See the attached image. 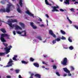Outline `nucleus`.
I'll use <instances>...</instances> for the list:
<instances>
[{"label": "nucleus", "instance_id": "obj_52", "mask_svg": "<svg viewBox=\"0 0 78 78\" xmlns=\"http://www.w3.org/2000/svg\"><path fill=\"white\" fill-rule=\"evenodd\" d=\"M39 20L40 22H42V19H41V18H39Z\"/></svg>", "mask_w": 78, "mask_h": 78}, {"label": "nucleus", "instance_id": "obj_51", "mask_svg": "<svg viewBox=\"0 0 78 78\" xmlns=\"http://www.w3.org/2000/svg\"><path fill=\"white\" fill-rule=\"evenodd\" d=\"M68 75L69 76H72V74H71V73H68Z\"/></svg>", "mask_w": 78, "mask_h": 78}, {"label": "nucleus", "instance_id": "obj_37", "mask_svg": "<svg viewBox=\"0 0 78 78\" xmlns=\"http://www.w3.org/2000/svg\"><path fill=\"white\" fill-rule=\"evenodd\" d=\"M51 36H52L53 37H54L55 38H56V35L54 34V33L52 35H51Z\"/></svg>", "mask_w": 78, "mask_h": 78}, {"label": "nucleus", "instance_id": "obj_42", "mask_svg": "<svg viewBox=\"0 0 78 78\" xmlns=\"http://www.w3.org/2000/svg\"><path fill=\"white\" fill-rule=\"evenodd\" d=\"M71 69L72 70H74V68L72 66H71Z\"/></svg>", "mask_w": 78, "mask_h": 78}, {"label": "nucleus", "instance_id": "obj_2", "mask_svg": "<svg viewBox=\"0 0 78 78\" xmlns=\"http://www.w3.org/2000/svg\"><path fill=\"white\" fill-rule=\"evenodd\" d=\"M7 6L6 7L5 11L6 12H7L8 13H9V12H10V11H11V7L12 8H14V6L12 4H7Z\"/></svg>", "mask_w": 78, "mask_h": 78}, {"label": "nucleus", "instance_id": "obj_35", "mask_svg": "<svg viewBox=\"0 0 78 78\" xmlns=\"http://www.w3.org/2000/svg\"><path fill=\"white\" fill-rule=\"evenodd\" d=\"M12 59L13 60H14L16 61H17V59H16V58H15V57H13Z\"/></svg>", "mask_w": 78, "mask_h": 78}, {"label": "nucleus", "instance_id": "obj_21", "mask_svg": "<svg viewBox=\"0 0 78 78\" xmlns=\"http://www.w3.org/2000/svg\"><path fill=\"white\" fill-rule=\"evenodd\" d=\"M54 33L53 32V31H52V30H50L49 31V34H50L51 35H52L53 34H54Z\"/></svg>", "mask_w": 78, "mask_h": 78}, {"label": "nucleus", "instance_id": "obj_26", "mask_svg": "<svg viewBox=\"0 0 78 78\" xmlns=\"http://www.w3.org/2000/svg\"><path fill=\"white\" fill-rule=\"evenodd\" d=\"M12 22L14 23V22H17V20H12Z\"/></svg>", "mask_w": 78, "mask_h": 78}, {"label": "nucleus", "instance_id": "obj_5", "mask_svg": "<svg viewBox=\"0 0 78 78\" xmlns=\"http://www.w3.org/2000/svg\"><path fill=\"white\" fill-rule=\"evenodd\" d=\"M52 8H53V9L52 10V12H55V11H56L57 12H59V10H58V9H56L58 8H59V7L57 6H52L51 7Z\"/></svg>", "mask_w": 78, "mask_h": 78}, {"label": "nucleus", "instance_id": "obj_32", "mask_svg": "<svg viewBox=\"0 0 78 78\" xmlns=\"http://www.w3.org/2000/svg\"><path fill=\"white\" fill-rule=\"evenodd\" d=\"M57 68V67H56V66L55 65H54L53 66V69H56Z\"/></svg>", "mask_w": 78, "mask_h": 78}, {"label": "nucleus", "instance_id": "obj_58", "mask_svg": "<svg viewBox=\"0 0 78 78\" xmlns=\"http://www.w3.org/2000/svg\"><path fill=\"white\" fill-rule=\"evenodd\" d=\"M9 55L8 54V55H7V58H9Z\"/></svg>", "mask_w": 78, "mask_h": 78}, {"label": "nucleus", "instance_id": "obj_30", "mask_svg": "<svg viewBox=\"0 0 78 78\" xmlns=\"http://www.w3.org/2000/svg\"><path fill=\"white\" fill-rule=\"evenodd\" d=\"M15 71L16 73H18L19 72V71H20V70L19 69H16L15 70Z\"/></svg>", "mask_w": 78, "mask_h": 78}, {"label": "nucleus", "instance_id": "obj_9", "mask_svg": "<svg viewBox=\"0 0 78 78\" xmlns=\"http://www.w3.org/2000/svg\"><path fill=\"white\" fill-rule=\"evenodd\" d=\"M63 69L65 72H66V73H69L70 71L68 69H67V68H63Z\"/></svg>", "mask_w": 78, "mask_h": 78}, {"label": "nucleus", "instance_id": "obj_18", "mask_svg": "<svg viewBox=\"0 0 78 78\" xmlns=\"http://www.w3.org/2000/svg\"><path fill=\"white\" fill-rule=\"evenodd\" d=\"M19 23L21 25L22 28H23L25 27V25H24V24H23L22 23L20 22Z\"/></svg>", "mask_w": 78, "mask_h": 78}, {"label": "nucleus", "instance_id": "obj_43", "mask_svg": "<svg viewBox=\"0 0 78 78\" xmlns=\"http://www.w3.org/2000/svg\"><path fill=\"white\" fill-rule=\"evenodd\" d=\"M70 10L72 12H74V9L73 8H71L70 9Z\"/></svg>", "mask_w": 78, "mask_h": 78}, {"label": "nucleus", "instance_id": "obj_28", "mask_svg": "<svg viewBox=\"0 0 78 78\" xmlns=\"http://www.w3.org/2000/svg\"><path fill=\"white\" fill-rule=\"evenodd\" d=\"M5 54V52L0 53V56H3Z\"/></svg>", "mask_w": 78, "mask_h": 78}, {"label": "nucleus", "instance_id": "obj_25", "mask_svg": "<svg viewBox=\"0 0 78 78\" xmlns=\"http://www.w3.org/2000/svg\"><path fill=\"white\" fill-rule=\"evenodd\" d=\"M30 61H31V62H33L34 61V59L32 57L30 58Z\"/></svg>", "mask_w": 78, "mask_h": 78}, {"label": "nucleus", "instance_id": "obj_1", "mask_svg": "<svg viewBox=\"0 0 78 78\" xmlns=\"http://www.w3.org/2000/svg\"><path fill=\"white\" fill-rule=\"evenodd\" d=\"M3 44L4 46L5 47V48H4V50L6 51L5 54H8L9 52H10V50H11V48H12V46H9L8 47L9 48H8V44L5 43H3Z\"/></svg>", "mask_w": 78, "mask_h": 78}, {"label": "nucleus", "instance_id": "obj_61", "mask_svg": "<svg viewBox=\"0 0 78 78\" xmlns=\"http://www.w3.org/2000/svg\"><path fill=\"white\" fill-rule=\"evenodd\" d=\"M67 19H68V20L69 21V20H70V19H69V17H68L67 18Z\"/></svg>", "mask_w": 78, "mask_h": 78}, {"label": "nucleus", "instance_id": "obj_22", "mask_svg": "<svg viewBox=\"0 0 78 78\" xmlns=\"http://www.w3.org/2000/svg\"><path fill=\"white\" fill-rule=\"evenodd\" d=\"M60 32H61V33H62V34H66V32H64V31L62 30H60Z\"/></svg>", "mask_w": 78, "mask_h": 78}, {"label": "nucleus", "instance_id": "obj_17", "mask_svg": "<svg viewBox=\"0 0 78 78\" xmlns=\"http://www.w3.org/2000/svg\"><path fill=\"white\" fill-rule=\"evenodd\" d=\"M34 65L35 66V67H39V64L37 63H34Z\"/></svg>", "mask_w": 78, "mask_h": 78}, {"label": "nucleus", "instance_id": "obj_19", "mask_svg": "<svg viewBox=\"0 0 78 78\" xmlns=\"http://www.w3.org/2000/svg\"><path fill=\"white\" fill-rule=\"evenodd\" d=\"M45 4L47 5H49V6H51V4H49V3L48 2V0H45Z\"/></svg>", "mask_w": 78, "mask_h": 78}, {"label": "nucleus", "instance_id": "obj_59", "mask_svg": "<svg viewBox=\"0 0 78 78\" xmlns=\"http://www.w3.org/2000/svg\"><path fill=\"white\" fill-rule=\"evenodd\" d=\"M76 3H77V4H78V2H75V3H74V4H75V5H76Z\"/></svg>", "mask_w": 78, "mask_h": 78}, {"label": "nucleus", "instance_id": "obj_39", "mask_svg": "<svg viewBox=\"0 0 78 78\" xmlns=\"http://www.w3.org/2000/svg\"><path fill=\"white\" fill-rule=\"evenodd\" d=\"M74 27L77 30H78V27L77 26H76L75 25H74Z\"/></svg>", "mask_w": 78, "mask_h": 78}, {"label": "nucleus", "instance_id": "obj_27", "mask_svg": "<svg viewBox=\"0 0 78 78\" xmlns=\"http://www.w3.org/2000/svg\"><path fill=\"white\" fill-rule=\"evenodd\" d=\"M55 40L56 41H57V42H59V41H61V39L60 38H57V39H55Z\"/></svg>", "mask_w": 78, "mask_h": 78}, {"label": "nucleus", "instance_id": "obj_14", "mask_svg": "<svg viewBox=\"0 0 78 78\" xmlns=\"http://www.w3.org/2000/svg\"><path fill=\"white\" fill-rule=\"evenodd\" d=\"M41 76L39 74H36L34 75V77L36 78H41Z\"/></svg>", "mask_w": 78, "mask_h": 78}, {"label": "nucleus", "instance_id": "obj_23", "mask_svg": "<svg viewBox=\"0 0 78 78\" xmlns=\"http://www.w3.org/2000/svg\"><path fill=\"white\" fill-rule=\"evenodd\" d=\"M60 39H62V40H66V37L63 36H62V37Z\"/></svg>", "mask_w": 78, "mask_h": 78}, {"label": "nucleus", "instance_id": "obj_13", "mask_svg": "<svg viewBox=\"0 0 78 78\" xmlns=\"http://www.w3.org/2000/svg\"><path fill=\"white\" fill-rule=\"evenodd\" d=\"M0 12H6V9H0Z\"/></svg>", "mask_w": 78, "mask_h": 78}, {"label": "nucleus", "instance_id": "obj_12", "mask_svg": "<svg viewBox=\"0 0 78 78\" xmlns=\"http://www.w3.org/2000/svg\"><path fill=\"white\" fill-rule=\"evenodd\" d=\"M18 29H20V30H22V28L19 27V26L17 25H16L15 26V29L18 30Z\"/></svg>", "mask_w": 78, "mask_h": 78}, {"label": "nucleus", "instance_id": "obj_20", "mask_svg": "<svg viewBox=\"0 0 78 78\" xmlns=\"http://www.w3.org/2000/svg\"><path fill=\"white\" fill-rule=\"evenodd\" d=\"M21 62H22V64H28V62H27L23 60L21 61Z\"/></svg>", "mask_w": 78, "mask_h": 78}, {"label": "nucleus", "instance_id": "obj_55", "mask_svg": "<svg viewBox=\"0 0 78 78\" xmlns=\"http://www.w3.org/2000/svg\"><path fill=\"white\" fill-rule=\"evenodd\" d=\"M14 57L16 58L17 57V55H14Z\"/></svg>", "mask_w": 78, "mask_h": 78}, {"label": "nucleus", "instance_id": "obj_6", "mask_svg": "<svg viewBox=\"0 0 78 78\" xmlns=\"http://www.w3.org/2000/svg\"><path fill=\"white\" fill-rule=\"evenodd\" d=\"M12 62L13 61L12 60V59H10L9 62L8 63V65L7 66V67H11V66H12V64H13Z\"/></svg>", "mask_w": 78, "mask_h": 78}, {"label": "nucleus", "instance_id": "obj_62", "mask_svg": "<svg viewBox=\"0 0 78 78\" xmlns=\"http://www.w3.org/2000/svg\"><path fill=\"white\" fill-rule=\"evenodd\" d=\"M45 69H46V70H49V68H45Z\"/></svg>", "mask_w": 78, "mask_h": 78}, {"label": "nucleus", "instance_id": "obj_4", "mask_svg": "<svg viewBox=\"0 0 78 78\" xmlns=\"http://www.w3.org/2000/svg\"><path fill=\"white\" fill-rule=\"evenodd\" d=\"M61 63L62 65L64 66H66L67 63V58H64L63 61H61Z\"/></svg>", "mask_w": 78, "mask_h": 78}, {"label": "nucleus", "instance_id": "obj_38", "mask_svg": "<svg viewBox=\"0 0 78 78\" xmlns=\"http://www.w3.org/2000/svg\"><path fill=\"white\" fill-rule=\"evenodd\" d=\"M17 33H18V34H22V33L23 32L18 31L17 32Z\"/></svg>", "mask_w": 78, "mask_h": 78}, {"label": "nucleus", "instance_id": "obj_16", "mask_svg": "<svg viewBox=\"0 0 78 78\" xmlns=\"http://www.w3.org/2000/svg\"><path fill=\"white\" fill-rule=\"evenodd\" d=\"M17 6H18V8L17 9V11L19 13L21 12V11L20 9V7H19V4H17Z\"/></svg>", "mask_w": 78, "mask_h": 78}, {"label": "nucleus", "instance_id": "obj_8", "mask_svg": "<svg viewBox=\"0 0 78 78\" xmlns=\"http://www.w3.org/2000/svg\"><path fill=\"white\" fill-rule=\"evenodd\" d=\"M8 23H6V24H8L11 27V28H13V26H12V21L10 20H9L7 22Z\"/></svg>", "mask_w": 78, "mask_h": 78}, {"label": "nucleus", "instance_id": "obj_47", "mask_svg": "<svg viewBox=\"0 0 78 78\" xmlns=\"http://www.w3.org/2000/svg\"><path fill=\"white\" fill-rule=\"evenodd\" d=\"M1 3H2L3 4H4L5 3H4V1H1Z\"/></svg>", "mask_w": 78, "mask_h": 78}, {"label": "nucleus", "instance_id": "obj_45", "mask_svg": "<svg viewBox=\"0 0 78 78\" xmlns=\"http://www.w3.org/2000/svg\"><path fill=\"white\" fill-rule=\"evenodd\" d=\"M60 11H61L62 12H63V11H64V10H63L62 9H60Z\"/></svg>", "mask_w": 78, "mask_h": 78}, {"label": "nucleus", "instance_id": "obj_60", "mask_svg": "<svg viewBox=\"0 0 78 78\" xmlns=\"http://www.w3.org/2000/svg\"><path fill=\"white\" fill-rule=\"evenodd\" d=\"M10 70H12V71H13V70H14L12 68L11 69H10Z\"/></svg>", "mask_w": 78, "mask_h": 78}, {"label": "nucleus", "instance_id": "obj_31", "mask_svg": "<svg viewBox=\"0 0 78 78\" xmlns=\"http://www.w3.org/2000/svg\"><path fill=\"white\" fill-rule=\"evenodd\" d=\"M56 40H53L52 41V43L53 44H56Z\"/></svg>", "mask_w": 78, "mask_h": 78}, {"label": "nucleus", "instance_id": "obj_49", "mask_svg": "<svg viewBox=\"0 0 78 78\" xmlns=\"http://www.w3.org/2000/svg\"><path fill=\"white\" fill-rule=\"evenodd\" d=\"M69 21L71 24H72V22L71 20H69Z\"/></svg>", "mask_w": 78, "mask_h": 78}, {"label": "nucleus", "instance_id": "obj_44", "mask_svg": "<svg viewBox=\"0 0 78 78\" xmlns=\"http://www.w3.org/2000/svg\"><path fill=\"white\" fill-rule=\"evenodd\" d=\"M56 74L58 76H60V74H59V73H58V72H57L56 73Z\"/></svg>", "mask_w": 78, "mask_h": 78}, {"label": "nucleus", "instance_id": "obj_3", "mask_svg": "<svg viewBox=\"0 0 78 78\" xmlns=\"http://www.w3.org/2000/svg\"><path fill=\"white\" fill-rule=\"evenodd\" d=\"M7 36V34H1L0 37V40H1V41L2 42H6V41L5 38H4V37L5 36Z\"/></svg>", "mask_w": 78, "mask_h": 78}, {"label": "nucleus", "instance_id": "obj_40", "mask_svg": "<svg viewBox=\"0 0 78 78\" xmlns=\"http://www.w3.org/2000/svg\"><path fill=\"white\" fill-rule=\"evenodd\" d=\"M6 18H7V19H8V18H10L11 17H14V16H6Z\"/></svg>", "mask_w": 78, "mask_h": 78}, {"label": "nucleus", "instance_id": "obj_15", "mask_svg": "<svg viewBox=\"0 0 78 78\" xmlns=\"http://www.w3.org/2000/svg\"><path fill=\"white\" fill-rule=\"evenodd\" d=\"M22 2H23V0H19V4L21 7H22V5H23V3H22Z\"/></svg>", "mask_w": 78, "mask_h": 78}, {"label": "nucleus", "instance_id": "obj_11", "mask_svg": "<svg viewBox=\"0 0 78 78\" xmlns=\"http://www.w3.org/2000/svg\"><path fill=\"white\" fill-rule=\"evenodd\" d=\"M0 30L1 31H2V32L3 33H6V29L4 28H1L0 29Z\"/></svg>", "mask_w": 78, "mask_h": 78}, {"label": "nucleus", "instance_id": "obj_41", "mask_svg": "<svg viewBox=\"0 0 78 78\" xmlns=\"http://www.w3.org/2000/svg\"><path fill=\"white\" fill-rule=\"evenodd\" d=\"M6 78H11V76L9 75L7 76H6Z\"/></svg>", "mask_w": 78, "mask_h": 78}, {"label": "nucleus", "instance_id": "obj_29", "mask_svg": "<svg viewBox=\"0 0 78 78\" xmlns=\"http://www.w3.org/2000/svg\"><path fill=\"white\" fill-rule=\"evenodd\" d=\"M69 48L70 50H73V47L72 46H70L69 47Z\"/></svg>", "mask_w": 78, "mask_h": 78}, {"label": "nucleus", "instance_id": "obj_63", "mask_svg": "<svg viewBox=\"0 0 78 78\" xmlns=\"http://www.w3.org/2000/svg\"><path fill=\"white\" fill-rule=\"evenodd\" d=\"M51 62H54V61L51 60Z\"/></svg>", "mask_w": 78, "mask_h": 78}, {"label": "nucleus", "instance_id": "obj_33", "mask_svg": "<svg viewBox=\"0 0 78 78\" xmlns=\"http://www.w3.org/2000/svg\"><path fill=\"white\" fill-rule=\"evenodd\" d=\"M37 39H39V40H40V41H41L42 40L41 37L40 36L38 37H37Z\"/></svg>", "mask_w": 78, "mask_h": 78}, {"label": "nucleus", "instance_id": "obj_48", "mask_svg": "<svg viewBox=\"0 0 78 78\" xmlns=\"http://www.w3.org/2000/svg\"><path fill=\"white\" fill-rule=\"evenodd\" d=\"M43 56L44 58H47V55H43Z\"/></svg>", "mask_w": 78, "mask_h": 78}, {"label": "nucleus", "instance_id": "obj_34", "mask_svg": "<svg viewBox=\"0 0 78 78\" xmlns=\"http://www.w3.org/2000/svg\"><path fill=\"white\" fill-rule=\"evenodd\" d=\"M68 41L70 42H72V41L70 39V37L68 38Z\"/></svg>", "mask_w": 78, "mask_h": 78}, {"label": "nucleus", "instance_id": "obj_54", "mask_svg": "<svg viewBox=\"0 0 78 78\" xmlns=\"http://www.w3.org/2000/svg\"><path fill=\"white\" fill-rule=\"evenodd\" d=\"M2 22H0V27H1L2 26Z\"/></svg>", "mask_w": 78, "mask_h": 78}, {"label": "nucleus", "instance_id": "obj_24", "mask_svg": "<svg viewBox=\"0 0 78 78\" xmlns=\"http://www.w3.org/2000/svg\"><path fill=\"white\" fill-rule=\"evenodd\" d=\"M23 32H24V35H21V36H27V32H25V31H23Z\"/></svg>", "mask_w": 78, "mask_h": 78}, {"label": "nucleus", "instance_id": "obj_56", "mask_svg": "<svg viewBox=\"0 0 78 78\" xmlns=\"http://www.w3.org/2000/svg\"><path fill=\"white\" fill-rule=\"evenodd\" d=\"M46 41H47L46 39L45 41H43V43H45V42H46Z\"/></svg>", "mask_w": 78, "mask_h": 78}, {"label": "nucleus", "instance_id": "obj_53", "mask_svg": "<svg viewBox=\"0 0 78 78\" xmlns=\"http://www.w3.org/2000/svg\"><path fill=\"white\" fill-rule=\"evenodd\" d=\"M40 27H44V25L43 24L40 25Z\"/></svg>", "mask_w": 78, "mask_h": 78}, {"label": "nucleus", "instance_id": "obj_57", "mask_svg": "<svg viewBox=\"0 0 78 78\" xmlns=\"http://www.w3.org/2000/svg\"><path fill=\"white\" fill-rule=\"evenodd\" d=\"M67 76V74H65L63 75L64 76Z\"/></svg>", "mask_w": 78, "mask_h": 78}, {"label": "nucleus", "instance_id": "obj_50", "mask_svg": "<svg viewBox=\"0 0 78 78\" xmlns=\"http://www.w3.org/2000/svg\"><path fill=\"white\" fill-rule=\"evenodd\" d=\"M46 16L47 18H48V17H49V16H48V15L47 14H46Z\"/></svg>", "mask_w": 78, "mask_h": 78}, {"label": "nucleus", "instance_id": "obj_64", "mask_svg": "<svg viewBox=\"0 0 78 78\" xmlns=\"http://www.w3.org/2000/svg\"><path fill=\"white\" fill-rule=\"evenodd\" d=\"M60 2H62V1H63V0H59Z\"/></svg>", "mask_w": 78, "mask_h": 78}, {"label": "nucleus", "instance_id": "obj_7", "mask_svg": "<svg viewBox=\"0 0 78 78\" xmlns=\"http://www.w3.org/2000/svg\"><path fill=\"white\" fill-rule=\"evenodd\" d=\"M26 13L28 14L29 16H32L33 18H34V14H32L30 12V11H29V10H27V11L26 12Z\"/></svg>", "mask_w": 78, "mask_h": 78}, {"label": "nucleus", "instance_id": "obj_36", "mask_svg": "<svg viewBox=\"0 0 78 78\" xmlns=\"http://www.w3.org/2000/svg\"><path fill=\"white\" fill-rule=\"evenodd\" d=\"M7 36H5V37H7V39H10V38H9V35H8L7 34Z\"/></svg>", "mask_w": 78, "mask_h": 78}, {"label": "nucleus", "instance_id": "obj_10", "mask_svg": "<svg viewBox=\"0 0 78 78\" xmlns=\"http://www.w3.org/2000/svg\"><path fill=\"white\" fill-rule=\"evenodd\" d=\"M33 24H34V23L33 22H30V25L31 27H32L33 28V29H36V28H37V27L34 25Z\"/></svg>", "mask_w": 78, "mask_h": 78}, {"label": "nucleus", "instance_id": "obj_46", "mask_svg": "<svg viewBox=\"0 0 78 78\" xmlns=\"http://www.w3.org/2000/svg\"><path fill=\"white\" fill-rule=\"evenodd\" d=\"M13 34L14 35H16V31L15 30L13 32Z\"/></svg>", "mask_w": 78, "mask_h": 78}]
</instances>
